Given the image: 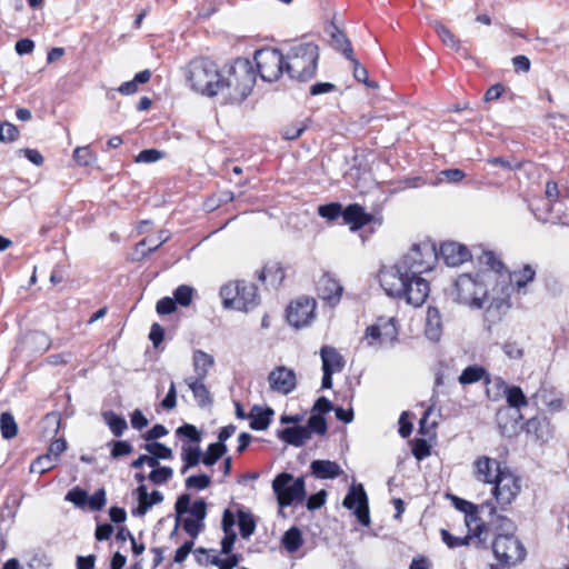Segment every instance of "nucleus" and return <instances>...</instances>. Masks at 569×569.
<instances>
[{
	"instance_id": "1",
	"label": "nucleus",
	"mask_w": 569,
	"mask_h": 569,
	"mask_svg": "<svg viewBox=\"0 0 569 569\" xmlns=\"http://www.w3.org/2000/svg\"><path fill=\"white\" fill-rule=\"evenodd\" d=\"M438 258L431 243L413 244L397 263L380 270V284L388 296L420 307L430 292L429 283L421 274L430 271Z\"/></svg>"
},
{
	"instance_id": "2",
	"label": "nucleus",
	"mask_w": 569,
	"mask_h": 569,
	"mask_svg": "<svg viewBox=\"0 0 569 569\" xmlns=\"http://www.w3.org/2000/svg\"><path fill=\"white\" fill-rule=\"evenodd\" d=\"M221 73L223 77L220 79V94L228 102L243 101L254 87L256 72L246 58H238L231 64L224 66Z\"/></svg>"
},
{
	"instance_id": "3",
	"label": "nucleus",
	"mask_w": 569,
	"mask_h": 569,
	"mask_svg": "<svg viewBox=\"0 0 569 569\" xmlns=\"http://www.w3.org/2000/svg\"><path fill=\"white\" fill-rule=\"evenodd\" d=\"M286 58V73L291 80L307 82L315 78L320 58L319 47L312 41H295Z\"/></svg>"
},
{
	"instance_id": "4",
	"label": "nucleus",
	"mask_w": 569,
	"mask_h": 569,
	"mask_svg": "<svg viewBox=\"0 0 569 569\" xmlns=\"http://www.w3.org/2000/svg\"><path fill=\"white\" fill-rule=\"evenodd\" d=\"M493 278L495 274L490 273L460 274L452 284L450 296L460 305L481 309L489 299L492 300L488 284L493 282Z\"/></svg>"
},
{
	"instance_id": "5",
	"label": "nucleus",
	"mask_w": 569,
	"mask_h": 569,
	"mask_svg": "<svg viewBox=\"0 0 569 569\" xmlns=\"http://www.w3.org/2000/svg\"><path fill=\"white\" fill-rule=\"evenodd\" d=\"M222 77L223 73L213 61L201 58L190 62L187 79L196 92L214 97L221 92L220 79Z\"/></svg>"
},
{
	"instance_id": "6",
	"label": "nucleus",
	"mask_w": 569,
	"mask_h": 569,
	"mask_svg": "<svg viewBox=\"0 0 569 569\" xmlns=\"http://www.w3.org/2000/svg\"><path fill=\"white\" fill-rule=\"evenodd\" d=\"M536 269L531 264H525L521 269L505 274L492 288V303L497 308L510 307L509 299L512 292L526 295L527 286L535 280Z\"/></svg>"
},
{
	"instance_id": "7",
	"label": "nucleus",
	"mask_w": 569,
	"mask_h": 569,
	"mask_svg": "<svg viewBox=\"0 0 569 569\" xmlns=\"http://www.w3.org/2000/svg\"><path fill=\"white\" fill-rule=\"evenodd\" d=\"M222 306L226 309L249 312L260 303L258 287L246 280H237L226 283L220 289Z\"/></svg>"
},
{
	"instance_id": "8",
	"label": "nucleus",
	"mask_w": 569,
	"mask_h": 569,
	"mask_svg": "<svg viewBox=\"0 0 569 569\" xmlns=\"http://www.w3.org/2000/svg\"><path fill=\"white\" fill-rule=\"evenodd\" d=\"M452 502L456 509L465 513L468 530H475L477 547H487L488 528L485 526V515H492L495 505L491 501H486L477 506L456 496H452Z\"/></svg>"
},
{
	"instance_id": "9",
	"label": "nucleus",
	"mask_w": 569,
	"mask_h": 569,
	"mask_svg": "<svg viewBox=\"0 0 569 569\" xmlns=\"http://www.w3.org/2000/svg\"><path fill=\"white\" fill-rule=\"evenodd\" d=\"M190 502V495L183 493L177 499L174 510L176 516L180 518L184 513H190L191 517L184 518L181 521L183 530L194 539L204 528L203 521L207 517V503L202 498L194 500L192 505Z\"/></svg>"
},
{
	"instance_id": "10",
	"label": "nucleus",
	"mask_w": 569,
	"mask_h": 569,
	"mask_svg": "<svg viewBox=\"0 0 569 569\" xmlns=\"http://www.w3.org/2000/svg\"><path fill=\"white\" fill-rule=\"evenodd\" d=\"M272 489L281 509L302 502L306 498V485L303 478H295L288 472H281L273 479Z\"/></svg>"
},
{
	"instance_id": "11",
	"label": "nucleus",
	"mask_w": 569,
	"mask_h": 569,
	"mask_svg": "<svg viewBox=\"0 0 569 569\" xmlns=\"http://www.w3.org/2000/svg\"><path fill=\"white\" fill-rule=\"evenodd\" d=\"M258 73L263 81L272 82L286 72V58L278 49L264 48L254 52Z\"/></svg>"
},
{
	"instance_id": "12",
	"label": "nucleus",
	"mask_w": 569,
	"mask_h": 569,
	"mask_svg": "<svg viewBox=\"0 0 569 569\" xmlns=\"http://www.w3.org/2000/svg\"><path fill=\"white\" fill-rule=\"evenodd\" d=\"M491 548L496 558L507 566L521 562L527 555L523 545L515 535L498 533L491 542Z\"/></svg>"
},
{
	"instance_id": "13",
	"label": "nucleus",
	"mask_w": 569,
	"mask_h": 569,
	"mask_svg": "<svg viewBox=\"0 0 569 569\" xmlns=\"http://www.w3.org/2000/svg\"><path fill=\"white\" fill-rule=\"evenodd\" d=\"M497 481L492 487V495L502 510L510 506L521 490L520 479L505 466L502 472L496 476Z\"/></svg>"
},
{
	"instance_id": "14",
	"label": "nucleus",
	"mask_w": 569,
	"mask_h": 569,
	"mask_svg": "<svg viewBox=\"0 0 569 569\" xmlns=\"http://www.w3.org/2000/svg\"><path fill=\"white\" fill-rule=\"evenodd\" d=\"M342 506L353 509V513L362 526L370 525L368 497L361 483L352 485L346 495Z\"/></svg>"
},
{
	"instance_id": "15",
	"label": "nucleus",
	"mask_w": 569,
	"mask_h": 569,
	"mask_svg": "<svg viewBox=\"0 0 569 569\" xmlns=\"http://www.w3.org/2000/svg\"><path fill=\"white\" fill-rule=\"evenodd\" d=\"M316 300L299 298L291 302L287 309V320L295 328L308 326L315 318Z\"/></svg>"
},
{
	"instance_id": "16",
	"label": "nucleus",
	"mask_w": 569,
	"mask_h": 569,
	"mask_svg": "<svg viewBox=\"0 0 569 569\" xmlns=\"http://www.w3.org/2000/svg\"><path fill=\"white\" fill-rule=\"evenodd\" d=\"M398 336V330L395 325V318L378 319L377 323L369 326L366 329L365 338L368 339V345L372 346L373 341L379 340L382 343H392Z\"/></svg>"
},
{
	"instance_id": "17",
	"label": "nucleus",
	"mask_w": 569,
	"mask_h": 569,
	"mask_svg": "<svg viewBox=\"0 0 569 569\" xmlns=\"http://www.w3.org/2000/svg\"><path fill=\"white\" fill-rule=\"evenodd\" d=\"M268 381L273 391L282 395L290 393L297 385L295 371L284 366L273 369L268 376Z\"/></svg>"
},
{
	"instance_id": "18",
	"label": "nucleus",
	"mask_w": 569,
	"mask_h": 569,
	"mask_svg": "<svg viewBox=\"0 0 569 569\" xmlns=\"http://www.w3.org/2000/svg\"><path fill=\"white\" fill-rule=\"evenodd\" d=\"M317 291L323 301L333 307L339 303L343 288L331 274L325 273L317 282Z\"/></svg>"
},
{
	"instance_id": "19",
	"label": "nucleus",
	"mask_w": 569,
	"mask_h": 569,
	"mask_svg": "<svg viewBox=\"0 0 569 569\" xmlns=\"http://www.w3.org/2000/svg\"><path fill=\"white\" fill-rule=\"evenodd\" d=\"M475 477L478 481L493 485L499 477L496 478L498 472H502L505 467L501 466L496 459L489 457H480L475 463Z\"/></svg>"
},
{
	"instance_id": "20",
	"label": "nucleus",
	"mask_w": 569,
	"mask_h": 569,
	"mask_svg": "<svg viewBox=\"0 0 569 569\" xmlns=\"http://www.w3.org/2000/svg\"><path fill=\"white\" fill-rule=\"evenodd\" d=\"M440 258L449 267H457L471 258L469 249L458 242H446L440 247Z\"/></svg>"
},
{
	"instance_id": "21",
	"label": "nucleus",
	"mask_w": 569,
	"mask_h": 569,
	"mask_svg": "<svg viewBox=\"0 0 569 569\" xmlns=\"http://www.w3.org/2000/svg\"><path fill=\"white\" fill-rule=\"evenodd\" d=\"M342 218L347 224L351 226V230H358L370 223L372 216L367 213L358 203H352L343 209Z\"/></svg>"
},
{
	"instance_id": "22",
	"label": "nucleus",
	"mask_w": 569,
	"mask_h": 569,
	"mask_svg": "<svg viewBox=\"0 0 569 569\" xmlns=\"http://www.w3.org/2000/svg\"><path fill=\"white\" fill-rule=\"evenodd\" d=\"M204 380L206 379L196 377H188L184 379V383L191 390L194 401L200 408H207L213 402L212 396L204 385Z\"/></svg>"
},
{
	"instance_id": "23",
	"label": "nucleus",
	"mask_w": 569,
	"mask_h": 569,
	"mask_svg": "<svg viewBox=\"0 0 569 569\" xmlns=\"http://www.w3.org/2000/svg\"><path fill=\"white\" fill-rule=\"evenodd\" d=\"M485 526L488 528V539L491 535L493 538L498 533L513 535L516 530L515 523L507 517L497 515L496 511L492 515H485Z\"/></svg>"
},
{
	"instance_id": "24",
	"label": "nucleus",
	"mask_w": 569,
	"mask_h": 569,
	"mask_svg": "<svg viewBox=\"0 0 569 569\" xmlns=\"http://www.w3.org/2000/svg\"><path fill=\"white\" fill-rule=\"evenodd\" d=\"M169 240V232L166 230L159 231L156 237H147L136 244L134 253L137 259H143L149 253L156 251L160 246Z\"/></svg>"
},
{
	"instance_id": "25",
	"label": "nucleus",
	"mask_w": 569,
	"mask_h": 569,
	"mask_svg": "<svg viewBox=\"0 0 569 569\" xmlns=\"http://www.w3.org/2000/svg\"><path fill=\"white\" fill-rule=\"evenodd\" d=\"M320 357L322 361V371L328 370L331 373H336L340 372L345 367L343 357L333 347L323 346L320 349Z\"/></svg>"
},
{
	"instance_id": "26",
	"label": "nucleus",
	"mask_w": 569,
	"mask_h": 569,
	"mask_svg": "<svg viewBox=\"0 0 569 569\" xmlns=\"http://www.w3.org/2000/svg\"><path fill=\"white\" fill-rule=\"evenodd\" d=\"M278 438L288 445L301 447L310 439V430L303 426L287 427L278 432Z\"/></svg>"
},
{
	"instance_id": "27",
	"label": "nucleus",
	"mask_w": 569,
	"mask_h": 569,
	"mask_svg": "<svg viewBox=\"0 0 569 569\" xmlns=\"http://www.w3.org/2000/svg\"><path fill=\"white\" fill-rule=\"evenodd\" d=\"M310 469L311 473L318 479H335L342 473L340 466L330 460H313Z\"/></svg>"
},
{
	"instance_id": "28",
	"label": "nucleus",
	"mask_w": 569,
	"mask_h": 569,
	"mask_svg": "<svg viewBox=\"0 0 569 569\" xmlns=\"http://www.w3.org/2000/svg\"><path fill=\"white\" fill-rule=\"evenodd\" d=\"M192 366L194 371L193 377L206 379L209 370L214 366V358L203 350H194L192 355Z\"/></svg>"
},
{
	"instance_id": "29",
	"label": "nucleus",
	"mask_w": 569,
	"mask_h": 569,
	"mask_svg": "<svg viewBox=\"0 0 569 569\" xmlns=\"http://www.w3.org/2000/svg\"><path fill=\"white\" fill-rule=\"evenodd\" d=\"M181 460L183 461V466L180 469V473L184 475L189 469L198 466L202 462V450L199 446H191L188 443H182L181 447Z\"/></svg>"
},
{
	"instance_id": "30",
	"label": "nucleus",
	"mask_w": 569,
	"mask_h": 569,
	"mask_svg": "<svg viewBox=\"0 0 569 569\" xmlns=\"http://www.w3.org/2000/svg\"><path fill=\"white\" fill-rule=\"evenodd\" d=\"M479 262L488 268L487 271H482L481 273L495 274L493 282L496 284L505 277V273H502L505 266L492 251H483L479 257Z\"/></svg>"
},
{
	"instance_id": "31",
	"label": "nucleus",
	"mask_w": 569,
	"mask_h": 569,
	"mask_svg": "<svg viewBox=\"0 0 569 569\" xmlns=\"http://www.w3.org/2000/svg\"><path fill=\"white\" fill-rule=\"evenodd\" d=\"M328 32L330 36V46L337 51H340L346 58H351V54H353V50L346 34L336 26H331Z\"/></svg>"
},
{
	"instance_id": "32",
	"label": "nucleus",
	"mask_w": 569,
	"mask_h": 569,
	"mask_svg": "<svg viewBox=\"0 0 569 569\" xmlns=\"http://www.w3.org/2000/svg\"><path fill=\"white\" fill-rule=\"evenodd\" d=\"M273 410L271 408L262 409L259 406H253L249 413L250 428L253 430H266L271 421Z\"/></svg>"
},
{
	"instance_id": "33",
	"label": "nucleus",
	"mask_w": 569,
	"mask_h": 569,
	"mask_svg": "<svg viewBox=\"0 0 569 569\" xmlns=\"http://www.w3.org/2000/svg\"><path fill=\"white\" fill-rule=\"evenodd\" d=\"M426 336L432 341H438L441 336V316L435 307H429L427 311Z\"/></svg>"
},
{
	"instance_id": "34",
	"label": "nucleus",
	"mask_w": 569,
	"mask_h": 569,
	"mask_svg": "<svg viewBox=\"0 0 569 569\" xmlns=\"http://www.w3.org/2000/svg\"><path fill=\"white\" fill-rule=\"evenodd\" d=\"M548 221L552 223H560L562 226H569V208L563 200L556 199L549 207Z\"/></svg>"
},
{
	"instance_id": "35",
	"label": "nucleus",
	"mask_w": 569,
	"mask_h": 569,
	"mask_svg": "<svg viewBox=\"0 0 569 569\" xmlns=\"http://www.w3.org/2000/svg\"><path fill=\"white\" fill-rule=\"evenodd\" d=\"M435 31L437 32L438 37L441 39L443 44L453 49L462 57H468V52L465 48L461 47L459 39L446 26L436 23Z\"/></svg>"
},
{
	"instance_id": "36",
	"label": "nucleus",
	"mask_w": 569,
	"mask_h": 569,
	"mask_svg": "<svg viewBox=\"0 0 569 569\" xmlns=\"http://www.w3.org/2000/svg\"><path fill=\"white\" fill-rule=\"evenodd\" d=\"M488 376V371L478 365L468 366L465 368L459 376L458 380L461 385H471L476 383L480 380H483L486 382V378Z\"/></svg>"
},
{
	"instance_id": "37",
	"label": "nucleus",
	"mask_w": 569,
	"mask_h": 569,
	"mask_svg": "<svg viewBox=\"0 0 569 569\" xmlns=\"http://www.w3.org/2000/svg\"><path fill=\"white\" fill-rule=\"evenodd\" d=\"M151 78V71L146 69L138 72L130 81L123 82L117 91L123 96H130L138 91V84L147 83Z\"/></svg>"
},
{
	"instance_id": "38",
	"label": "nucleus",
	"mask_w": 569,
	"mask_h": 569,
	"mask_svg": "<svg viewBox=\"0 0 569 569\" xmlns=\"http://www.w3.org/2000/svg\"><path fill=\"white\" fill-rule=\"evenodd\" d=\"M102 418L116 437H121L128 428L126 419L111 410L102 412Z\"/></svg>"
},
{
	"instance_id": "39",
	"label": "nucleus",
	"mask_w": 569,
	"mask_h": 569,
	"mask_svg": "<svg viewBox=\"0 0 569 569\" xmlns=\"http://www.w3.org/2000/svg\"><path fill=\"white\" fill-rule=\"evenodd\" d=\"M485 383L487 386V395L492 400H497L501 395H505L510 387L502 378L492 377L489 373Z\"/></svg>"
},
{
	"instance_id": "40",
	"label": "nucleus",
	"mask_w": 569,
	"mask_h": 569,
	"mask_svg": "<svg viewBox=\"0 0 569 569\" xmlns=\"http://www.w3.org/2000/svg\"><path fill=\"white\" fill-rule=\"evenodd\" d=\"M227 452L226 443L213 442L210 443L202 452V463L208 467H212L224 453Z\"/></svg>"
},
{
	"instance_id": "41",
	"label": "nucleus",
	"mask_w": 569,
	"mask_h": 569,
	"mask_svg": "<svg viewBox=\"0 0 569 569\" xmlns=\"http://www.w3.org/2000/svg\"><path fill=\"white\" fill-rule=\"evenodd\" d=\"M302 535L299 528L291 527L282 537V545L290 553L296 552L302 546Z\"/></svg>"
},
{
	"instance_id": "42",
	"label": "nucleus",
	"mask_w": 569,
	"mask_h": 569,
	"mask_svg": "<svg viewBox=\"0 0 569 569\" xmlns=\"http://www.w3.org/2000/svg\"><path fill=\"white\" fill-rule=\"evenodd\" d=\"M441 538L442 541L449 547V548H457L461 546H467L470 543V541L477 542V537L475 536V530L469 531L468 535L465 537H456L451 535L448 530L442 529L441 530Z\"/></svg>"
},
{
	"instance_id": "43",
	"label": "nucleus",
	"mask_w": 569,
	"mask_h": 569,
	"mask_svg": "<svg viewBox=\"0 0 569 569\" xmlns=\"http://www.w3.org/2000/svg\"><path fill=\"white\" fill-rule=\"evenodd\" d=\"M507 403L509 407L520 409L528 405V399L523 393L522 389L518 386H510L505 392Z\"/></svg>"
},
{
	"instance_id": "44",
	"label": "nucleus",
	"mask_w": 569,
	"mask_h": 569,
	"mask_svg": "<svg viewBox=\"0 0 569 569\" xmlns=\"http://www.w3.org/2000/svg\"><path fill=\"white\" fill-rule=\"evenodd\" d=\"M238 526L243 539L250 538L256 530V521L253 517L243 510L238 511Z\"/></svg>"
},
{
	"instance_id": "45",
	"label": "nucleus",
	"mask_w": 569,
	"mask_h": 569,
	"mask_svg": "<svg viewBox=\"0 0 569 569\" xmlns=\"http://www.w3.org/2000/svg\"><path fill=\"white\" fill-rule=\"evenodd\" d=\"M0 431L4 439H12L17 436L18 425L10 412H2L0 416Z\"/></svg>"
},
{
	"instance_id": "46",
	"label": "nucleus",
	"mask_w": 569,
	"mask_h": 569,
	"mask_svg": "<svg viewBox=\"0 0 569 569\" xmlns=\"http://www.w3.org/2000/svg\"><path fill=\"white\" fill-rule=\"evenodd\" d=\"M162 500H163V495L158 490H153L149 495V499L139 501L138 507L132 511V515L136 517H142L148 512V510L153 505H158V503L162 502Z\"/></svg>"
},
{
	"instance_id": "47",
	"label": "nucleus",
	"mask_w": 569,
	"mask_h": 569,
	"mask_svg": "<svg viewBox=\"0 0 569 569\" xmlns=\"http://www.w3.org/2000/svg\"><path fill=\"white\" fill-rule=\"evenodd\" d=\"M176 436L178 438H186L193 446H199L201 442V433L196 426L191 423H183L176 429Z\"/></svg>"
},
{
	"instance_id": "48",
	"label": "nucleus",
	"mask_w": 569,
	"mask_h": 569,
	"mask_svg": "<svg viewBox=\"0 0 569 569\" xmlns=\"http://www.w3.org/2000/svg\"><path fill=\"white\" fill-rule=\"evenodd\" d=\"M352 64V73L357 81L365 83L369 88H377L376 82L369 81L367 69L360 64L359 60L351 54V58H347Z\"/></svg>"
},
{
	"instance_id": "49",
	"label": "nucleus",
	"mask_w": 569,
	"mask_h": 569,
	"mask_svg": "<svg viewBox=\"0 0 569 569\" xmlns=\"http://www.w3.org/2000/svg\"><path fill=\"white\" fill-rule=\"evenodd\" d=\"M143 448L150 455H153L158 460L159 459L170 460L173 457L172 450L169 447H167L166 445L158 442V441L147 442L143 446Z\"/></svg>"
},
{
	"instance_id": "50",
	"label": "nucleus",
	"mask_w": 569,
	"mask_h": 569,
	"mask_svg": "<svg viewBox=\"0 0 569 569\" xmlns=\"http://www.w3.org/2000/svg\"><path fill=\"white\" fill-rule=\"evenodd\" d=\"M172 476H173V469L171 467H167V466L161 467L160 466V467L153 469L149 473L148 479L153 485L160 486V485L168 482L172 478Z\"/></svg>"
},
{
	"instance_id": "51",
	"label": "nucleus",
	"mask_w": 569,
	"mask_h": 569,
	"mask_svg": "<svg viewBox=\"0 0 569 569\" xmlns=\"http://www.w3.org/2000/svg\"><path fill=\"white\" fill-rule=\"evenodd\" d=\"M193 293L194 289L192 287L181 284L173 291V300L176 305L179 303L182 307H188L192 301Z\"/></svg>"
},
{
	"instance_id": "52",
	"label": "nucleus",
	"mask_w": 569,
	"mask_h": 569,
	"mask_svg": "<svg viewBox=\"0 0 569 569\" xmlns=\"http://www.w3.org/2000/svg\"><path fill=\"white\" fill-rule=\"evenodd\" d=\"M307 430H310V437L312 433L325 435L327 432L328 426L323 416L313 415L309 417L307 421V426H303Z\"/></svg>"
},
{
	"instance_id": "53",
	"label": "nucleus",
	"mask_w": 569,
	"mask_h": 569,
	"mask_svg": "<svg viewBox=\"0 0 569 569\" xmlns=\"http://www.w3.org/2000/svg\"><path fill=\"white\" fill-rule=\"evenodd\" d=\"M58 461L52 459L48 453L38 457L30 466V472L44 473L48 470H51Z\"/></svg>"
},
{
	"instance_id": "54",
	"label": "nucleus",
	"mask_w": 569,
	"mask_h": 569,
	"mask_svg": "<svg viewBox=\"0 0 569 569\" xmlns=\"http://www.w3.org/2000/svg\"><path fill=\"white\" fill-rule=\"evenodd\" d=\"M73 159L80 166L87 167L96 161V154L90 147H77L73 151Z\"/></svg>"
},
{
	"instance_id": "55",
	"label": "nucleus",
	"mask_w": 569,
	"mask_h": 569,
	"mask_svg": "<svg viewBox=\"0 0 569 569\" xmlns=\"http://www.w3.org/2000/svg\"><path fill=\"white\" fill-rule=\"evenodd\" d=\"M318 213L320 217L328 219L329 221H333L343 213V208L338 202H331L328 204L319 206Z\"/></svg>"
},
{
	"instance_id": "56",
	"label": "nucleus",
	"mask_w": 569,
	"mask_h": 569,
	"mask_svg": "<svg viewBox=\"0 0 569 569\" xmlns=\"http://www.w3.org/2000/svg\"><path fill=\"white\" fill-rule=\"evenodd\" d=\"M211 483V477L204 473L190 476L186 479L187 489L203 490Z\"/></svg>"
},
{
	"instance_id": "57",
	"label": "nucleus",
	"mask_w": 569,
	"mask_h": 569,
	"mask_svg": "<svg viewBox=\"0 0 569 569\" xmlns=\"http://www.w3.org/2000/svg\"><path fill=\"white\" fill-rule=\"evenodd\" d=\"M307 129V126L302 122H295L282 128L281 134L286 140L298 139Z\"/></svg>"
},
{
	"instance_id": "58",
	"label": "nucleus",
	"mask_w": 569,
	"mask_h": 569,
	"mask_svg": "<svg viewBox=\"0 0 569 569\" xmlns=\"http://www.w3.org/2000/svg\"><path fill=\"white\" fill-rule=\"evenodd\" d=\"M19 137L18 128L10 122H1L0 121V141L1 142H12L17 140Z\"/></svg>"
},
{
	"instance_id": "59",
	"label": "nucleus",
	"mask_w": 569,
	"mask_h": 569,
	"mask_svg": "<svg viewBox=\"0 0 569 569\" xmlns=\"http://www.w3.org/2000/svg\"><path fill=\"white\" fill-rule=\"evenodd\" d=\"M110 446H112V449H111V456L112 458H120L122 456H127L129 453L132 452V446L127 442V441H122V440H112L110 443Z\"/></svg>"
},
{
	"instance_id": "60",
	"label": "nucleus",
	"mask_w": 569,
	"mask_h": 569,
	"mask_svg": "<svg viewBox=\"0 0 569 569\" xmlns=\"http://www.w3.org/2000/svg\"><path fill=\"white\" fill-rule=\"evenodd\" d=\"M66 500L74 503L77 507H84L87 505L88 495L84 490L77 487L67 493Z\"/></svg>"
},
{
	"instance_id": "61",
	"label": "nucleus",
	"mask_w": 569,
	"mask_h": 569,
	"mask_svg": "<svg viewBox=\"0 0 569 569\" xmlns=\"http://www.w3.org/2000/svg\"><path fill=\"white\" fill-rule=\"evenodd\" d=\"M163 153L157 149H144L136 157V162L151 163L160 160Z\"/></svg>"
},
{
	"instance_id": "62",
	"label": "nucleus",
	"mask_w": 569,
	"mask_h": 569,
	"mask_svg": "<svg viewBox=\"0 0 569 569\" xmlns=\"http://www.w3.org/2000/svg\"><path fill=\"white\" fill-rule=\"evenodd\" d=\"M87 503L93 511L101 510L106 505L104 489H98L92 496L88 497Z\"/></svg>"
},
{
	"instance_id": "63",
	"label": "nucleus",
	"mask_w": 569,
	"mask_h": 569,
	"mask_svg": "<svg viewBox=\"0 0 569 569\" xmlns=\"http://www.w3.org/2000/svg\"><path fill=\"white\" fill-rule=\"evenodd\" d=\"M239 561H240L239 555H230L226 559H220L218 557H214L212 559L211 563L218 566L219 569H233L234 567L238 566Z\"/></svg>"
},
{
	"instance_id": "64",
	"label": "nucleus",
	"mask_w": 569,
	"mask_h": 569,
	"mask_svg": "<svg viewBox=\"0 0 569 569\" xmlns=\"http://www.w3.org/2000/svg\"><path fill=\"white\" fill-rule=\"evenodd\" d=\"M177 308L173 298L164 297L157 302L156 310L159 315H170Z\"/></svg>"
}]
</instances>
